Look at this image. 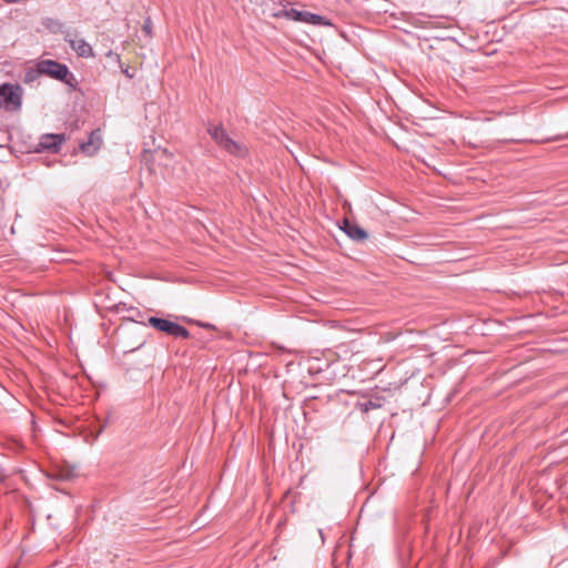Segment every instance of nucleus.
I'll return each mask as SVG.
<instances>
[{"label": "nucleus", "instance_id": "nucleus-1", "mask_svg": "<svg viewBox=\"0 0 568 568\" xmlns=\"http://www.w3.org/2000/svg\"><path fill=\"white\" fill-rule=\"evenodd\" d=\"M37 72L45 74L52 79L59 80L71 88H75L78 84L74 75L70 72L69 67L55 60H40L37 63Z\"/></svg>", "mask_w": 568, "mask_h": 568}, {"label": "nucleus", "instance_id": "nucleus-2", "mask_svg": "<svg viewBox=\"0 0 568 568\" xmlns=\"http://www.w3.org/2000/svg\"><path fill=\"white\" fill-rule=\"evenodd\" d=\"M207 132L215 143L229 154L237 158L246 155L247 149L242 143L230 138L222 124L210 125Z\"/></svg>", "mask_w": 568, "mask_h": 568}, {"label": "nucleus", "instance_id": "nucleus-3", "mask_svg": "<svg viewBox=\"0 0 568 568\" xmlns=\"http://www.w3.org/2000/svg\"><path fill=\"white\" fill-rule=\"evenodd\" d=\"M274 18H285L287 20H293L295 22H303L316 27H333V22L326 18L325 16L301 11L294 8L278 10L273 13Z\"/></svg>", "mask_w": 568, "mask_h": 568}, {"label": "nucleus", "instance_id": "nucleus-4", "mask_svg": "<svg viewBox=\"0 0 568 568\" xmlns=\"http://www.w3.org/2000/svg\"><path fill=\"white\" fill-rule=\"evenodd\" d=\"M22 104V88L19 84L2 83L0 85V106L6 111H18Z\"/></svg>", "mask_w": 568, "mask_h": 568}, {"label": "nucleus", "instance_id": "nucleus-5", "mask_svg": "<svg viewBox=\"0 0 568 568\" xmlns=\"http://www.w3.org/2000/svg\"><path fill=\"white\" fill-rule=\"evenodd\" d=\"M148 324L159 332L165 333L173 337L189 338L191 335L189 329H186L183 325L168 318L150 316L148 318Z\"/></svg>", "mask_w": 568, "mask_h": 568}, {"label": "nucleus", "instance_id": "nucleus-6", "mask_svg": "<svg viewBox=\"0 0 568 568\" xmlns=\"http://www.w3.org/2000/svg\"><path fill=\"white\" fill-rule=\"evenodd\" d=\"M65 140L64 134L58 133H45L39 139V142L34 146L36 152H51L58 153L60 151L62 142Z\"/></svg>", "mask_w": 568, "mask_h": 568}, {"label": "nucleus", "instance_id": "nucleus-7", "mask_svg": "<svg viewBox=\"0 0 568 568\" xmlns=\"http://www.w3.org/2000/svg\"><path fill=\"white\" fill-rule=\"evenodd\" d=\"M64 40L79 57L91 58L94 55L92 47L83 38H79L77 34L72 36L71 33H67Z\"/></svg>", "mask_w": 568, "mask_h": 568}, {"label": "nucleus", "instance_id": "nucleus-8", "mask_svg": "<svg viewBox=\"0 0 568 568\" xmlns=\"http://www.w3.org/2000/svg\"><path fill=\"white\" fill-rule=\"evenodd\" d=\"M341 230L353 241L363 242L368 239V233L365 229L347 219L343 221Z\"/></svg>", "mask_w": 568, "mask_h": 568}, {"label": "nucleus", "instance_id": "nucleus-9", "mask_svg": "<svg viewBox=\"0 0 568 568\" xmlns=\"http://www.w3.org/2000/svg\"><path fill=\"white\" fill-rule=\"evenodd\" d=\"M101 140L100 136L95 135L94 132H91L88 141L80 143V149L82 152L88 155H93L100 149Z\"/></svg>", "mask_w": 568, "mask_h": 568}, {"label": "nucleus", "instance_id": "nucleus-10", "mask_svg": "<svg viewBox=\"0 0 568 568\" xmlns=\"http://www.w3.org/2000/svg\"><path fill=\"white\" fill-rule=\"evenodd\" d=\"M381 405L373 402V400H366L364 403H359V408L362 412L367 413L372 409L378 408Z\"/></svg>", "mask_w": 568, "mask_h": 568}, {"label": "nucleus", "instance_id": "nucleus-11", "mask_svg": "<svg viewBox=\"0 0 568 568\" xmlns=\"http://www.w3.org/2000/svg\"><path fill=\"white\" fill-rule=\"evenodd\" d=\"M143 30L146 32V33H151V19L148 18L145 21H144V26H143Z\"/></svg>", "mask_w": 568, "mask_h": 568}, {"label": "nucleus", "instance_id": "nucleus-12", "mask_svg": "<svg viewBox=\"0 0 568 568\" xmlns=\"http://www.w3.org/2000/svg\"><path fill=\"white\" fill-rule=\"evenodd\" d=\"M34 79L33 71H29L26 73V82H30Z\"/></svg>", "mask_w": 568, "mask_h": 568}, {"label": "nucleus", "instance_id": "nucleus-13", "mask_svg": "<svg viewBox=\"0 0 568 568\" xmlns=\"http://www.w3.org/2000/svg\"><path fill=\"white\" fill-rule=\"evenodd\" d=\"M318 534H320V537L322 538V540L324 541V534H323V530H322V529H318Z\"/></svg>", "mask_w": 568, "mask_h": 568}, {"label": "nucleus", "instance_id": "nucleus-14", "mask_svg": "<svg viewBox=\"0 0 568 568\" xmlns=\"http://www.w3.org/2000/svg\"><path fill=\"white\" fill-rule=\"evenodd\" d=\"M565 138H568V134H567V135H565ZM561 139H564V136H557V138H556V140H561Z\"/></svg>", "mask_w": 568, "mask_h": 568}, {"label": "nucleus", "instance_id": "nucleus-15", "mask_svg": "<svg viewBox=\"0 0 568 568\" xmlns=\"http://www.w3.org/2000/svg\"><path fill=\"white\" fill-rule=\"evenodd\" d=\"M510 141L518 142V141H520V140H519V139H511Z\"/></svg>", "mask_w": 568, "mask_h": 568}]
</instances>
